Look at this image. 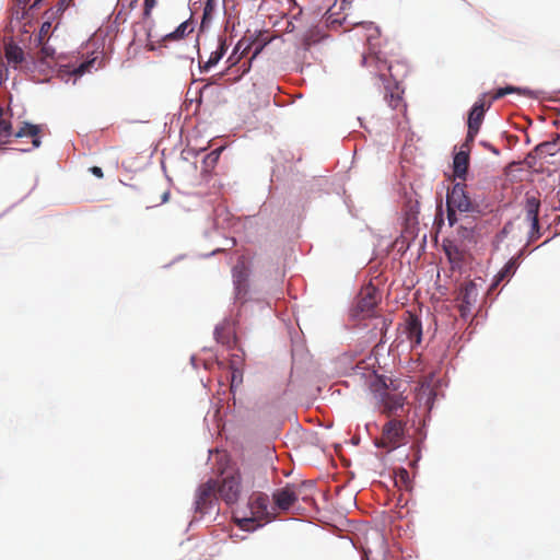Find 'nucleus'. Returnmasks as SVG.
<instances>
[{
	"mask_svg": "<svg viewBox=\"0 0 560 560\" xmlns=\"http://www.w3.org/2000/svg\"><path fill=\"white\" fill-rule=\"evenodd\" d=\"M228 46L224 39L219 40L217 50L212 51L208 61L203 66V70L208 71L211 67L215 66L226 52Z\"/></svg>",
	"mask_w": 560,
	"mask_h": 560,
	"instance_id": "nucleus-22",
	"label": "nucleus"
},
{
	"mask_svg": "<svg viewBox=\"0 0 560 560\" xmlns=\"http://www.w3.org/2000/svg\"><path fill=\"white\" fill-rule=\"evenodd\" d=\"M50 20L51 19L47 18V21H45L42 24V26H40L39 34H38V42H39V44H43L45 38L48 37V35H49V32H50V28H51Z\"/></svg>",
	"mask_w": 560,
	"mask_h": 560,
	"instance_id": "nucleus-29",
	"label": "nucleus"
},
{
	"mask_svg": "<svg viewBox=\"0 0 560 560\" xmlns=\"http://www.w3.org/2000/svg\"><path fill=\"white\" fill-rule=\"evenodd\" d=\"M3 114H4V110L2 107H0V122L4 120Z\"/></svg>",
	"mask_w": 560,
	"mask_h": 560,
	"instance_id": "nucleus-40",
	"label": "nucleus"
},
{
	"mask_svg": "<svg viewBox=\"0 0 560 560\" xmlns=\"http://www.w3.org/2000/svg\"><path fill=\"white\" fill-rule=\"evenodd\" d=\"M217 492H198L195 504L201 514L209 513L212 504L218 500Z\"/></svg>",
	"mask_w": 560,
	"mask_h": 560,
	"instance_id": "nucleus-18",
	"label": "nucleus"
},
{
	"mask_svg": "<svg viewBox=\"0 0 560 560\" xmlns=\"http://www.w3.org/2000/svg\"><path fill=\"white\" fill-rule=\"evenodd\" d=\"M380 293L377 289L370 284L364 287L358 296L355 310L361 314L371 313L380 301Z\"/></svg>",
	"mask_w": 560,
	"mask_h": 560,
	"instance_id": "nucleus-11",
	"label": "nucleus"
},
{
	"mask_svg": "<svg viewBox=\"0 0 560 560\" xmlns=\"http://www.w3.org/2000/svg\"><path fill=\"white\" fill-rule=\"evenodd\" d=\"M40 2H43V0H35L34 3H33V7L39 5Z\"/></svg>",
	"mask_w": 560,
	"mask_h": 560,
	"instance_id": "nucleus-42",
	"label": "nucleus"
},
{
	"mask_svg": "<svg viewBox=\"0 0 560 560\" xmlns=\"http://www.w3.org/2000/svg\"><path fill=\"white\" fill-rule=\"evenodd\" d=\"M524 209L526 213V219L530 222L529 242H535L540 237V226L538 219L540 209L539 198L527 194Z\"/></svg>",
	"mask_w": 560,
	"mask_h": 560,
	"instance_id": "nucleus-9",
	"label": "nucleus"
},
{
	"mask_svg": "<svg viewBox=\"0 0 560 560\" xmlns=\"http://www.w3.org/2000/svg\"><path fill=\"white\" fill-rule=\"evenodd\" d=\"M386 93H385V101L387 102L388 106L393 109H402L405 108L404 98H402V92L399 91V88L397 83L394 84L392 88L389 84L385 86Z\"/></svg>",
	"mask_w": 560,
	"mask_h": 560,
	"instance_id": "nucleus-17",
	"label": "nucleus"
},
{
	"mask_svg": "<svg viewBox=\"0 0 560 560\" xmlns=\"http://www.w3.org/2000/svg\"><path fill=\"white\" fill-rule=\"evenodd\" d=\"M168 197H170V192L168 191H165L163 195H162V203L166 202L168 200Z\"/></svg>",
	"mask_w": 560,
	"mask_h": 560,
	"instance_id": "nucleus-38",
	"label": "nucleus"
},
{
	"mask_svg": "<svg viewBox=\"0 0 560 560\" xmlns=\"http://www.w3.org/2000/svg\"><path fill=\"white\" fill-rule=\"evenodd\" d=\"M40 127L30 122H23L18 131L13 132L12 124L4 119L0 122V145L8 144L11 142V138H31L33 148L40 147Z\"/></svg>",
	"mask_w": 560,
	"mask_h": 560,
	"instance_id": "nucleus-4",
	"label": "nucleus"
},
{
	"mask_svg": "<svg viewBox=\"0 0 560 560\" xmlns=\"http://www.w3.org/2000/svg\"><path fill=\"white\" fill-rule=\"evenodd\" d=\"M314 487L313 480H301L299 483H287L283 488L280 490H301L302 488L312 489Z\"/></svg>",
	"mask_w": 560,
	"mask_h": 560,
	"instance_id": "nucleus-27",
	"label": "nucleus"
},
{
	"mask_svg": "<svg viewBox=\"0 0 560 560\" xmlns=\"http://www.w3.org/2000/svg\"><path fill=\"white\" fill-rule=\"evenodd\" d=\"M518 266L517 257H512L504 267L498 272L494 280V285L499 284L501 281L509 279L514 275Z\"/></svg>",
	"mask_w": 560,
	"mask_h": 560,
	"instance_id": "nucleus-21",
	"label": "nucleus"
},
{
	"mask_svg": "<svg viewBox=\"0 0 560 560\" xmlns=\"http://www.w3.org/2000/svg\"><path fill=\"white\" fill-rule=\"evenodd\" d=\"M223 493H224V500L226 502H230L232 500H236V497H237L238 492L231 491V492H223Z\"/></svg>",
	"mask_w": 560,
	"mask_h": 560,
	"instance_id": "nucleus-36",
	"label": "nucleus"
},
{
	"mask_svg": "<svg viewBox=\"0 0 560 560\" xmlns=\"http://www.w3.org/2000/svg\"><path fill=\"white\" fill-rule=\"evenodd\" d=\"M363 63L366 67H374L376 73L382 82H387V77L390 74V66L386 60H381L377 56L363 57Z\"/></svg>",
	"mask_w": 560,
	"mask_h": 560,
	"instance_id": "nucleus-12",
	"label": "nucleus"
},
{
	"mask_svg": "<svg viewBox=\"0 0 560 560\" xmlns=\"http://www.w3.org/2000/svg\"><path fill=\"white\" fill-rule=\"evenodd\" d=\"M42 49L39 51V59L42 62H46L48 58H54L55 49L45 45V43L40 44Z\"/></svg>",
	"mask_w": 560,
	"mask_h": 560,
	"instance_id": "nucleus-30",
	"label": "nucleus"
},
{
	"mask_svg": "<svg viewBox=\"0 0 560 560\" xmlns=\"http://www.w3.org/2000/svg\"><path fill=\"white\" fill-rule=\"evenodd\" d=\"M243 471L234 466H226L221 469L217 480H209L200 490H237L243 485Z\"/></svg>",
	"mask_w": 560,
	"mask_h": 560,
	"instance_id": "nucleus-5",
	"label": "nucleus"
},
{
	"mask_svg": "<svg viewBox=\"0 0 560 560\" xmlns=\"http://www.w3.org/2000/svg\"><path fill=\"white\" fill-rule=\"evenodd\" d=\"M156 0H144L143 4V16L150 18L152 9L155 7Z\"/></svg>",
	"mask_w": 560,
	"mask_h": 560,
	"instance_id": "nucleus-31",
	"label": "nucleus"
},
{
	"mask_svg": "<svg viewBox=\"0 0 560 560\" xmlns=\"http://www.w3.org/2000/svg\"><path fill=\"white\" fill-rule=\"evenodd\" d=\"M9 70L4 61L0 60V84L8 79Z\"/></svg>",
	"mask_w": 560,
	"mask_h": 560,
	"instance_id": "nucleus-34",
	"label": "nucleus"
},
{
	"mask_svg": "<svg viewBox=\"0 0 560 560\" xmlns=\"http://www.w3.org/2000/svg\"><path fill=\"white\" fill-rule=\"evenodd\" d=\"M469 149L463 148L459 152H457L454 156L453 166H454V174L458 178L465 179L468 165H469V155H468Z\"/></svg>",
	"mask_w": 560,
	"mask_h": 560,
	"instance_id": "nucleus-14",
	"label": "nucleus"
},
{
	"mask_svg": "<svg viewBox=\"0 0 560 560\" xmlns=\"http://www.w3.org/2000/svg\"><path fill=\"white\" fill-rule=\"evenodd\" d=\"M233 279H234V285L236 290L237 298L244 296L247 293V279H248V272L246 270V267L244 264L241 266H236L233 269Z\"/></svg>",
	"mask_w": 560,
	"mask_h": 560,
	"instance_id": "nucleus-13",
	"label": "nucleus"
},
{
	"mask_svg": "<svg viewBox=\"0 0 560 560\" xmlns=\"http://www.w3.org/2000/svg\"><path fill=\"white\" fill-rule=\"evenodd\" d=\"M90 172H91L94 176H96L97 178H103V176H104L102 168H101V167H98V166H92V167L90 168Z\"/></svg>",
	"mask_w": 560,
	"mask_h": 560,
	"instance_id": "nucleus-35",
	"label": "nucleus"
},
{
	"mask_svg": "<svg viewBox=\"0 0 560 560\" xmlns=\"http://www.w3.org/2000/svg\"><path fill=\"white\" fill-rule=\"evenodd\" d=\"M521 92V89L520 88H515V86H505V88H500L498 89L494 94L492 95V98L493 100H499L508 94H511V93H520Z\"/></svg>",
	"mask_w": 560,
	"mask_h": 560,
	"instance_id": "nucleus-28",
	"label": "nucleus"
},
{
	"mask_svg": "<svg viewBox=\"0 0 560 560\" xmlns=\"http://www.w3.org/2000/svg\"><path fill=\"white\" fill-rule=\"evenodd\" d=\"M394 485L398 490H412V478L405 468H399L395 471Z\"/></svg>",
	"mask_w": 560,
	"mask_h": 560,
	"instance_id": "nucleus-20",
	"label": "nucleus"
},
{
	"mask_svg": "<svg viewBox=\"0 0 560 560\" xmlns=\"http://www.w3.org/2000/svg\"><path fill=\"white\" fill-rule=\"evenodd\" d=\"M479 295L478 287L475 282L468 281L460 287L457 301L462 317L470 315L472 307L477 303Z\"/></svg>",
	"mask_w": 560,
	"mask_h": 560,
	"instance_id": "nucleus-8",
	"label": "nucleus"
},
{
	"mask_svg": "<svg viewBox=\"0 0 560 560\" xmlns=\"http://www.w3.org/2000/svg\"><path fill=\"white\" fill-rule=\"evenodd\" d=\"M217 0H207L203 7L202 21L201 26L205 27L213 16V13L217 8Z\"/></svg>",
	"mask_w": 560,
	"mask_h": 560,
	"instance_id": "nucleus-26",
	"label": "nucleus"
},
{
	"mask_svg": "<svg viewBox=\"0 0 560 560\" xmlns=\"http://www.w3.org/2000/svg\"><path fill=\"white\" fill-rule=\"evenodd\" d=\"M74 0H59L55 8H51L45 12V16L48 19H56L62 15V13L72 5Z\"/></svg>",
	"mask_w": 560,
	"mask_h": 560,
	"instance_id": "nucleus-24",
	"label": "nucleus"
},
{
	"mask_svg": "<svg viewBox=\"0 0 560 560\" xmlns=\"http://www.w3.org/2000/svg\"><path fill=\"white\" fill-rule=\"evenodd\" d=\"M287 31H292V30L290 28V24L287 26Z\"/></svg>",
	"mask_w": 560,
	"mask_h": 560,
	"instance_id": "nucleus-47",
	"label": "nucleus"
},
{
	"mask_svg": "<svg viewBox=\"0 0 560 560\" xmlns=\"http://www.w3.org/2000/svg\"><path fill=\"white\" fill-rule=\"evenodd\" d=\"M4 55L8 63L14 69L20 68L25 59L24 51L14 43L5 44Z\"/></svg>",
	"mask_w": 560,
	"mask_h": 560,
	"instance_id": "nucleus-15",
	"label": "nucleus"
},
{
	"mask_svg": "<svg viewBox=\"0 0 560 560\" xmlns=\"http://www.w3.org/2000/svg\"><path fill=\"white\" fill-rule=\"evenodd\" d=\"M18 1H19L20 3L25 4V3H27V1H28V0H18Z\"/></svg>",
	"mask_w": 560,
	"mask_h": 560,
	"instance_id": "nucleus-46",
	"label": "nucleus"
},
{
	"mask_svg": "<svg viewBox=\"0 0 560 560\" xmlns=\"http://www.w3.org/2000/svg\"><path fill=\"white\" fill-rule=\"evenodd\" d=\"M446 207H447V221H448L450 225L453 226L457 222V217H456L457 209L450 207V206H446Z\"/></svg>",
	"mask_w": 560,
	"mask_h": 560,
	"instance_id": "nucleus-33",
	"label": "nucleus"
},
{
	"mask_svg": "<svg viewBox=\"0 0 560 560\" xmlns=\"http://www.w3.org/2000/svg\"><path fill=\"white\" fill-rule=\"evenodd\" d=\"M214 338L218 342L229 348L236 343L235 331L229 324L218 326L214 330Z\"/></svg>",
	"mask_w": 560,
	"mask_h": 560,
	"instance_id": "nucleus-16",
	"label": "nucleus"
},
{
	"mask_svg": "<svg viewBox=\"0 0 560 560\" xmlns=\"http://www.w3.org/2000/svg\"><path fill=\"white\" fill-rule=\"evenodd\" d=\"M547 145H549V143L545 142V143L539 144V145L537 147V149H539V148H544V147H547Z\"/></svg>",
	"mask_w": 560,
	"mask_h": 560,
	"instance_id": "nucleus-43",
	"label": "nucleus"
},
{
	"mask_svg": "<svg viewBox=\"0 0 560 560\" xmlns=\"http://www.w3.org/2000/svg\"><path fill=\"white\" fill-rule=\"evenodd\" d=\"M465 185L456 183L446 196V206L453 207L460 212H475L478 206L472 202L465 190Z\"/></svg>",
	"mask_w": 560,
	"mask_h": 560,
	"instance_id": "nucleus-6",
	"label": "nucleus"
},
{
	"mask_svg": "<svg viewBox=\"0 0 560 560\" xmlns=\"http://www.w3.org/2000/svg\"><path fill=\"white\" fill-rule=\"evenodd\" d=\"M194 31L192 23L189 21H184L180 23L177 28L174 32H171L166 34L162 42H171V40H179L185 38L188 34H190Z\"/></svg>",
	"mask_w": 560,
	"mask_h": 560,
	"instance_id": "nucleus-19",
	"label": "nucleus"
},
{
	"mask_svg": "<svg viewBox=\"0 0 560 560\" xmlns=\"http://www.w3.org/2000/svg\"><path fill=\"white\" fill-rule=\"evenodd\" d=\"M371 392L377 402L380 412L387 418H397L398 411L404 410L407 397L400 390L396 381L377 376L370 385Z\"/></svg>",
	"mask_w": 560,
	"mask_h": 560,
	"instance_id": "nucleus-2",
	"label": "nucleus"
},
{
	"mask_svg": "<svg viewBox=\"0 0 560 560\" xmlns=\"http://www.w3.org/2000/svg\"><path fill=\"white\" fill-rule=\"evenodd\" d=\"M384 494V499L377 498V502L383 505H389L395 501V508L405 506L407 504V500L404 499L402 492H382Z\"/></svg>",
	"mask_w": 560,
	"mask_h": 560,
	"instance_id": "nucleus-23",
	"label": "nucleus"
},
{
	"mask_svg": "<svg viewBox=\"0 0 560 560\" xmlns=\"http://www.w3.org/2000/svg\"><path fill=\"white\" fill-rule=\"evenodd\" d=\"M402 334L406 335L411 347L419 346L422 341V324L420 318L411 313L407 312L404 323L401 324Z\"/></svg>",
	"mask_w": 560,
	"mask_h": 560,
	"instance_id": "nucleus-10",
	"label": "nucleus"
},
{
	"mask_svg": "<svg viewBox=\"0 0 560 560\" xmlns=\"http://www.w3.org/2000/svg\"><path fill=\"white\" fill-rule=\"evenodd\" d=\"M490 103L486 106L483 101H478L474 104L468 116V131L463 148L470 149V143L474 142L481 124L485 118L486 109L490 107Z\"/></svg>",
	"mask_w": 560,
	"mask_h": 560,
	"instance_id": "nucleus-7",
	"label": "nucleus"
},
{
	"mask_svg": "<svg viewBox=\"0 0 560 560\" xmlns=\"http://www.w3.org/2000/svg\"><path fill=\"white\" fill-rule=\"evenodd\" d=\"M242 45H243V43H242V42H240V43L236 45L234 52H236V51L242 47Z\"/></svg>",
	"mask_w": 560,
	"mask_h": 560,
	"instance_id": "nucleus-41",
	"label": "nucleus"
},
{
	"mask_svg": "<svg viewBox=\"0 0 560 560\" xmlns=\"http://www.w3.org/2000/svg\"><path fill=\"white\" fill-rule=\"evenodd\" d=\"M310 45H311V44H310V42H308V40H305V42H304V46H305V48H306V49L310 47Z\"/></svg>",
	"mask_w": 560,
	"mask_h": 560,
	"instance_id": "nucleus-44",
	"label": "nucleus"
},
{
	"mask_svg": "<svg viewBox=\"0 0 560 560\" xmlns=\"http://www.w3.org/2000/svg\"><path fill=\"white\" fill-rule=\"evenodd\" d=\"M74 0H59L55 8H51L45 12V16L48 19H56L62 15V13L72 5Z\"/></svg>",
	"mask_w": 560,
	"mask_h": 560,
	"instance_id": "nucleus-25",
	"label": "nucleus"
},
{
	"mask_svg": "<svg viewBox=\"0 0 560 560\" xmlns=\"http://www.w3.org/2000/svg\"><path fill=\"white\" fill-rule=\"evenodd\" d=\"M407 422L392 418L384 423L382 428L381 438L376 441L377 447H383L388 451H394L407 444Z\"/></svg>",
	"mask_w": 560,
	"mask_h": 560,
	"instance_id": "nucleus-3",
	"label": "nucleus"
},
{
	"mask_svg": "<svg viewBox=\"0 0 560 560\" xmlns=\"http://www.w3.org/2000/svg\"><path fill=\"white\" fill-rule=\"evenodd\" d=\"M248 48H249V45H246L245 48L242 51V55L245 54Z\"/></svg>",
	"mask_w": 560,
	"mask_h": 560,
	"instance_id": "nucleus-45",
	"label": "nucleus"
},
{
	"mask_svg": "<svg viewBox=\"0 0 560 560\" xmlns=\"http://www.w3.org/2000/svg\"><path fill=\"white\" fill-rule=\"evenodd\" d=\"M485 147L488 148L495 155L500 154V151L497 148H494L493 145L485 143Z\"/></svg>",
	"mask_w": 560,
	"mask_h": 560,
	"instance_id": "nucleus-37",
	"label": "nucleus"
},
{
	"mask_svg": "<svg viewBox=\"0 0 560 560\" xmlns=\"http://www.w3.org/2000/svg\"><path fill=\"white\" fill-rule=\"evenodd\" d=\"M95 59L82 62L77 70L74 71L77 74H83L88 71H90V68L93 66Z\"/></svg>",
	"mask_w": 560,
	"mask_h": 560,
	"instance_id": "nucleus-32",
	"label": "nucleus"
},
{
	"mask_svg": "<svg viewBox=\"0 0 560 560\" xmlns=\"http://www.w3.org/2000/svg\"><path fill=\"white\" fill-rule=\"evenodd\" d=\"M295 492H273V502L262 492H253L246 502L237 503L233 521L243 530H255L270 522L277 511L289 510L296 501Z\"/></svg>",
	"mask_w": 560,
	"mask_h": 560,
	"instance_id": "nucleus-1",
	"label": "nucleus"
},
{
	"mask_svg": "<svg viewBox=\"0 0 560 560\" xmlns=\"http://www.w3.org/2000/svg\"><path fill=\"white\" fill-rule=\"evenodd\" d=\"M261 50V46H258L255 48V51L253 52L252 59L255 58Z\"/></svg>",
	"mask_w": 560,
	"mask_h": 560,
	"instance_id": "nucleus-39",
	"label": "nucleus"
}]
</instances>
